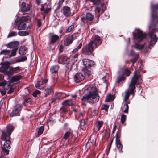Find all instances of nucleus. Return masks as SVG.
Masks as SVG:
<instances>
[{
	"label": "nucleus",
	"mask_w": 158,
	"mask_h": 158,
	"mask_svg": "<svg viewBox=\"0 0 158 158\" xmlns=\"http://www.w3.org/2000/svg\"><path fill=\"white\" fill-rule=\"evenodd\" d=\"M152 19L153 23L150 24L149 27V39L148 40L149 47H153L157 42L158 38L156 37L154 32L157 31L156 25L155 23L158 22V4L154 6L152 11Z\"/></svg>",
	"instance_id": "f257e3e1"
},
{
	"label": "nucleus",
	"mask_w": 158,
	"mask_h": 158,
	"mask_svg": "<svg viewBox=\"0 0 158 158\" xmlns=\"http://www.w3.org/2000/svg\"><path fill=\"white\" fill-rule=\"evenodd\" d=\"M86 90L87 91V93L81 99L82 102L93 104L98 101L99 96L95 87H89L86 89Z\"/></svg>",
	"instance_id": "f03ea898"
},
{
	"label": "nucleus",
	"mask_w": 158,
	"mask_h": 158,
	"mask_svg": "<svg viewBox=\"0 0 158 158\" xmlns=\"http://www.w3.org/2000/svg\"><path fill=\"white\" fill-rule=\"evenodd\" d=\"M2 135L0 143L2 145V141H3L4 143L1 152V154L0 155V158H3L4 155L8 154L9 152V149L10 148V137L7 135L4 131L2 130Z\"/></svg>",
	"instance_id": "7ed1b4c3"
},
{
	"label": "nucleus",
	"mask_w": 158,
	"mask_h": 158,
	"mask_svg": "<svg viewBox=\"0 0 158 158\" xmlns=\"http://www.w3.org/2000/svg\"><path fill=\"white\" fill-rule=\"evenodd\" d=\"M138 71V70H136L134 72V75L129 85L131 94H134V91L135 88V85L136 84L139 85L142 82V77L141 75L139 73Z\"/></svg>",
	"instance_id": "20e7f679"
},
{
	"label": "nucleus",
	"mask_w": 158,
	"mask_h": 158,
	"mask_svg": "<svg viewBox=\"0 0 158 158\" xmlns=\"http://www.w3.org/2000/svg\"><path fill=\"white\" fill-rule=\"evenodd\" d=\"M102 41L101 37L98 35H94L89 43L95 48H97L102 43Z\"/></svg>",
	"instance_id": "39448f33"
},
{
	"label": "nucleus",
	"mask_w": 158,
	"mask_h": 158,
	"mask_svg": "<svg viewBox=\"0 0 158 158\" xmlns=\"http://www.w3.org/2000/svg\"><path fill=\"white\" fill-rule=\"evenodd\" d=\"M134 38L138 42L142 41L145 38L146 35L139 29L136 30L135 33H133Z\"/></svg>",
	"instance_id": "423d86ee"
},
{
	"label": "nucleus",
	"mask_w": 158,
	"mask_h": 158,
	"mask_svg": "<svg viewBox=\"0 0 158 158\" xmlns=\"http://www.w3.org/2000/svg\"><path fill=\"white\" fill-rule=\"evenodd\" d=\"M106 9V5L104 3L98 4L94 10L96 16L98 18Z\"/></svg>",
	"instance_id": "0eeeda50"
},
{
	"label": "nucleus",
	"mask_w": 158,
	"mask_h": 158,
	"mask_svg": "<svg viewBox=\"0 0 158 158\" xmlns=\"http://www.w3.org/2000/svg\"><path fill=\"white\" fill-rule=\"evenodd\" d=\"M63 63L67 65L66 67L70 70L73 68L74 63L73 60H70L69 58L66 56H64L62 58Z\"/></svg>",
	"instance_id": "6e6552de"
},
{
	"label": "nucleus",
	"mask_w": 158,
	"mask_h": 158,
	"mask_svg": "<svg viewBox=\"0 0 158 158\" xmlns=\"http://www.w3.org/2000/svg\"><path fill=\"white\" fill-rule=\"evenodd\" d=\"M95 48L93 47V46L89 43L82 49L83 54L87 55H89L92 54L94 49Z\"/></svg>",
	"instance_id": "1a4fd4ad"
},
{
	"label": "nucleus",
	"mask_w": 158,
	"mask_h": 158,
	"mask_svg": "<svg viewBox=\"0 0 158 158\" xmlns=\"http://www.w3.org/2000/svg\"><path fill=\"white\" fill-rule=\"evenodd\" d=\"M94 19V16L90 13H87L85 16L82 17L81 18V21L85 24L92 21Z\"/></svg>",
	"instance_id": "9d476101"
},
{
	"label": "nucleus",
	"mask_w": 158,
	"mask_h": 158,
	"mask_svg": "<svg viewBox=\"0 0 158 158\" xmlns=\"http://www.w3.org/2000/svg\"><path fill=\"white\" fill-rule=\"evenodd\" d=\"M20 70V69L19 67H10L9 68L7 72H6V73L9 76H12L14 73H17L18 71Z\"/></svg>",
	"instance_id": "9b49d317"
},
{
	"label": "nucleus",
	"mask_w": 158,
	"mask_h": 158,
	"mask_svg": "<svg viewBox=\"0 0 158 158\" xmlns=\"http://www.w3.org/2000/svg\"><path fill=\"white\" fill-rule=\"evenodd\" d=\"M48 81V80L47 79H40L37 81L35 85V86L36 88L41 89L43 88V86Z\"/></svg>",
	"instance_id": "f8f14e48"
},
{
	"label": "nucleus",
	"mask_w": 158,
	"mask_h": 158,
	"mask_svg": "<svg viewBox=\"0 0 158 158\" xmlns=\"http://www.w3.org/2000/svg\"><path fill=\"white\" fill-rule=\"evenodd\" d=\"M76 36L75 35H71L66 37L64 41V45L68 46L71 44L73 41L76 39Z\"/></svg>",
	"instance_id": "ddd939ff"
},
{
	"label": "nucleus",
	"mask_w": 158,
	"mask_h": 158,
	"mask_svg": "<svg viewBox=\"0 0 158 158\" xmlns=\"http://www.w3.org/2000/svg\"><path fill=\"white\" fill-rule=\"evenodd\" d=\"M82 62L84 66L86 68H89L94 64L93 61L87 59H83Z\"/></svg>",
	"instance_id": "4468645a"
},
{
	"label": "nucleus",
	"mask_w": 158,
	"mask_h": 158,
	"mask_svg": "<svg viewBox=\"0 0 158 158\" xmlns=\"http://www.w3.org/2000/svg\"><path fill=\"white\" fill-rule=\"evenodd\" d=\"M21 106L19 104L16 105L13 108L12 112L10 114L11 116H14L19 114L21 110Z\"/></svg>",
	"instance_id": "2eb2a0df"
},
{
	"label": "nucleus",
	"mask_w": 158,
	"mask_h": 158,
	"mask_svg": "<svg viewBox=\"0 0 158 158\" xmlns=\"http://www.w3.org/2000/svg\"><path fill=\"white\" fill-rule=\"evenodd\" d=\"M85 78L84 75L81 73H78L75 74L74 80L76 82L78 83L83 80Z\"/></svg>",
	"instance_id": "dca6fc26"
},
{
	"label": "nucleus",
	"mask_w": 158,
	"mask_h": 158,
	"mask_svg": "<svg viewBox=\"0 0 158 158\" xmlns=\"http://www.w3.org/2000/svg\"><path fill=\"white\" fill-rule=\"evenodd\" d=\"M83 113H81L79 115L78 117H77V116H76V118L77 119H80V125L82 129L84 128L85 126V120L83 119Z\"/></svg>",
	"instance_id": "f3484780"
},
{
	"label": "nucleus",
	"mask_w": 158,
	"mask_h": 158,
	"mask_svg": "<svg viewBox=\"0 0 158 158\" xmlns=\"http://www.w3.org/2000/svg\"><path fill=\"white\" fill-rule=\"evenodd\" d=\"M30 6L29 4L26 5L24 2H22L21 4V10L23 14H25L27 12L30 10Z\"/></svg>",
	"instance_id": "a211bd4d"
},
{
	"label": "nucleus",
	"mask_w": 158,
	"mask_h": 158,
	"mask_svg": "<svg viewBox=\"0 0 158 158\" xmlns=\"http://www.w3.org/2000/svg\"><path fill=\"white\" fill-rule=\"evenodd\" d=\"M103 124V122L102 121H98L96 122L93 129L95 133H96L100 130Z\"/></svg>",
	"instance_id": "6ab92c4d"
},
{
	"label": "nucleus",
	"mask_w": 158,
	"mask_h": 158,
	"mask_svg": "<svg viewBox=\"0 0 158 158\" xmlns=\"http://www.w3.org/2000/svg\"><path fill=\"white\" fill-rule=\"evenodd\" d=\"M63 13L66 17H68L71 16V12L70 8L68 6H64L63 7Z\"/></svg>",
	"instance_id": "aec40b11"
},
{
	"label": "nucleus",
	"mask_w": 158,
	"mask_h": 158,
	"mask_svg": "<svg viewBox=\"0 0 158 158\" xmlns=\"http://www.w3.org/2000/svg\"><path fill=\"white\" fill-rule=\"evenodd\" d=\"M19 44V43L18 42H12L9 43L7 45V46L8 47L12 49H18V46Z\"/></svg>",
	"instance_id": "412c9836"
},
{
	"label": "nucleus",
	"mask_w": 158,
	"mask_h": 158,
	"mask_svg": "<svg viewBox=\"0 0 158 158\" xmlns=\"http://www.w3.org/2000/svg\"><path fill=\"white\" fill-rule=\"evenodd\" d=\"M82 46V43H81L79 44L78 46L75 48H74L72 52V54H74L73 55V57L75 58H77L78 56V54L77 52L78 50Z\"/></svg>",
	"instance_id": "4be33fe9"
},
{
	"label": "nucleus",
	"mask_w": 158,
	"mask_h": 158,
	"mask_svg": "<svg viewBox=\"0 0 158 158\" xmlns=\"http://www.w3.org/2000/svg\"><path fill=\"white\" fill-rule=\"evenodd\" d=\"M59 69V66L58 65H55L52 66L50 69V72L52 74H57Z\"/></svg>",
	"instance_id": "5701e85b"
},
{
	"label": "nucleus",
	"mask_w": 158,
	"mask_h": 158,
	"mask_svg": "<svg viewBox=\"0 0 158 158\" xmlns=\"http://www.w3.org/2000/svg\"><path fill=\"white\" fill-rule=\"evenodd\" d=\"M130 55L133 57L134 58L131 60V61L133 63V64L135 63L138 58L139 54L138 53H135L133 51V50H131Z\"/></svg>",
	"instance_id": "b1692460"
},
{
	"label": "nucleus",
	"mask_w": 158,
	"mask_h": 158,
	"mask_svg": "<svg viewBox=\"0 0 158 158\" xmlns=\"http://www.w3.org/2000/svg\"><path fill=\"white\" fill-rule=\"evenodd\" d=\"M129 90H127L124 93V99L123 100V103L124 102H126L129 99L130 94H131V91L130 90V88L129 87ZM123 93L122 94V95H123Z\"/></svg>",
	"instance_id": "393cba45"
},
{
	"label": "nucleus",
	"mask_w": 158,
	"mask_h": 158,
	"mask_svg": "<svg viewBox=\"0 0 158 158\" xmlns=\"http://www.w3.org/2000/svg\"><path fill=\"white\" fill-rule=\"evenodd\" d=\"M26 27V25L24 22L19 21V23L17 26V28L18 30H24L25 29Z\"/></svg>",
	"instance_id": "a878e982"
},
{
	"label": "nucleus",
	"mask_w": 158,
	"mask_h": 158,
	"mask_svg": "<svg viewBox=\"0 0 158 158\" xmlns=\"http://www.w3.org/2000/svg\"><path fill=\"white\" fill-rule=\"evenodd\" d=\"M59 37L56 35H52L50 36V40L51 43L56 42L59 39Z\"/></svg>",
	"instance_id": "bb28decb"
},
{
	"label": "nucleus",
	"mask_w": 158,
	"mask_h": 158,
	"mask_svg": "<svg viewBox=\"0 0 158 158\" xmlns=\"http://www.w3.org/2000/svg\"><path fill=\"white\" fill-rule=\"evenodd\" d=\"M7 132H5L6 133L7 135H8L10 137L14 130V127L11 125H8L7 126Z\"/></svg>",
	"instance_id": "cd10ccee"
},
{
	"label": "nucleus",
	"mask_w": 158,
	"mask_h": 158,
	"mask_svg": "<svg viewBox=\"0 0 158 158\" xmlns=\"http://www.w3.org/2000/svg\"><path fill=\"white\" fill-rule=\"evenodd\" d=\"M9 66L7 65L6 64H3L2 66L0 68V72L4 73V74L6 75V72H7V70Z\"/></svg>",
	"instance_id": "c85d7f7f"
},
{
	"label": "nucleus",
	"mask_w": 158,
	"mask_h": 158,
	"mask_svg": "<svg viewBox=\"0 0 158 158\" xmlns=\"http://www.w3.org/2000/svg\"><path fill=\"white\" fill-rule=\"evenodd\" d=\"M60 95L61 94L60 93H56L54 96L52 98V102L53 103L56 102L57 100L60 98H61Z\"/></svg>",
	"instance_id": "c756f323"
},
{
	"label": "nucleus",
	"mask_w": 158,
	"mask_h": 158,
	"mask_svg": "<svg viewBox=\"0 0 158 158\" xmlns=\"http://www.w3.org/2000/svg\"><path fill=\"white\" fill-rule=\"evenodd\" d=\"M21 77L20 75H15L13 76L11 79V81L12 83H15L18 81L21 78Z\"/></svg>",
	"instance_id": "7c9ffc66"
},
{
	"label": "nucleus",
	"mask_w": 158,
	"mask_h": 158,
	"mask_svg": "<svg viewBox=\"0 0 158 158\" xmlns=\"http://www.w3.org/2000/svg\"><path fill=\"white\" fill-rule=\"evenodd\" d=\"M19 52L20 55H23L26 53L27 50L25 47H22L19 48Z\"/></svg>",
	"instance_id": "2f4dec72"
},
{
	"label": "nucleus",
	"mask_w": 158,
	"mask_h": 158,
	"mask_svg": "<svg viewBox=\"0 0 158 158\" xmlns=\"http://www.w3.org/2000/svg\"><path fill=\"white\" fill-rule=\"evenodd\" d=\"M74 102H73L71 100H66L62 102L63 106H71L74 104Z\"/></svg>",
	"instance_id": "473e14b6"
},
{
	"label": "nucleus",
	"mask_w": 158,
	"mask_h": 158,
	"mask_svg": "<svg viewBox=\"0 0 158 158\" xmlns=\"http://www.w3.org/2000/svg\"><path fill=\"white\" fill-rule=\"evenodd\" d=\"M52 91V87L46 89L45 90V96L50 95Z\"/></svg>",
	"instance_id": "72a5a7b5"
},
{
	"label": "nucleus",
	"mask_w": 158,
	"mask_h": 158,
	"mask_svg": "<svg viewBox=\"0 0 158 158\" xmlns=\"http://www.w3.org/2000/svg\"><path fill=\"white\" fill-rule=\"evenodd\" d=\"M116 145L119 151L121 152H123L122 150L123 145L121 144L120 141H117V142H116Z\"/></svg>",
	"instance_id": "f704fd0d"
},
{
	"label": "nucleus",
	"mask_w": 158,
	"mask_h": 158,
	"mask_svg": "<svg viewBox=\"0 0 158 158\" xmlns=\"http://www.w3.org/2000/svg\"><path fill=\"white\" fill-rule=\"evenodd\" d=\"M83 71L84 72V73L85 76L87 77L89 76L91 74V72L87 68H84L83 69Z\"/></svg>",
	"instance_id": "c9c22d12"
},
{
	"label": "nucleus",
	"mask_w": 158,
	"mask_h": 158,
	"mask_svg": "<svg viewBox=\"0 0 158 158\" xmlns=\"http://www.w3.org/2000/svg\"><path fill=\"white\" fill-rule=\"evenodd\" d=\"M11 53V51L10 50L5 49L1 51L0 52V54H4L5 55H9Z\"/></svg>",
	"instance_id": "e433bc0d"
},
{
	"label": "nucleus",
	"mask_w": 158,
	"mask_h": 158,
	"mask_svg": "<svg viewBox=\"0 0 158 158\" xmlns=\"http://www.w3.org/2000/svg\"><path fill=\"white\" fill-rule=\"evenodd\" d=\"M44 130V127L43 126H41L36 130L38 132V135H40L42 134Z\"/></svg>",
	"instance_id": "4c0bfd02"
},
{
	"label": "nucleus",
	"mask_w": 158,
	"mask_h": 158,
	"mask_svg": "<svg viewBox=\"0 0 158 158\" xmlns=\"http://www.w3.org/2000/svg\"><path fill=\"white\" fill-rule=\"evenodd\" d=\"M18 35L20 36H25L29 35V33L27 31H20L18 33Z\"/></svg>",
	"instance_id": "58836bf2"
},
{
	"label": "nucleus",
	"mask_w": 158,
	"mask_h": 158,
	"mask_svg": "<svg viewBox=\"0 0 158 158\" xmlns=\"http://www.w3.org/2000/svg\"><path fill=\"white\" fill-rule=\"evenodd\" d=\"M74 24L72 23L71 26L68 27V28L66 29V32L67 33H69L72 31L74 28Z\"/></svg>",
	"instance_id": "ea45409f"
},
{
	"label": "nucleus",
	"mask_w": 158,
	"mask_h": 158,
	"mask_svg": "<svg viewBox=\"0 0 158 158\" xmlns=\"http://www.w3.org/2000/svg\"><path fill=\"white\" fill-rule=\"evenodd\" d=\"M144 46L143 45H140L138 43H135L134 46V48L138 50H140L143 48Z\"/></svg>",
	"instance_id": "a19ab883"
},
{
	"label": "nucleus",
	"mask_w": 158,
	"mask_h": 158,
	"mask_svg": "<svg viewBox=\"0 0 158 158\" xmlns=\"http://www.w3.org/2000/svg\"><path fill=\"white\" fill-rule=\"evenodd\" d=\"M23 96L24 97L29 95L30 93V91L28 89V88H25L23 91Z\"/></svg>",
	"instance_id": "79ce46f5"
},
{
	"label": "nucleus",
	"mask_w": 158,
	"mask_h": 158,
	"mask_svg": "<svg viewBox=\"0 0 158 158\" xmlns=\"http://www.w3.org/2000/svg\"><path fill=\"white\" fill-rule=\"evenodd\" d=\"M125 79V77L123 75H121L118 77L117 78V82L119 83Z\"/></svg>",
	"instance_id": "37998d69"
},
{
	"label": "nucleus",
	"mask_w": 158,
	"mask_h": 158,
	"mask_svg": "<svg viewBox=\"0 0 158 158\" xmlns=\"http://www.w3.org/2000/svg\"><path fill=\"white\" fill-rule=\"evenodd\" d=\"M72 133L70 131H69L68 132H67L64 135L63 138L64 139H67L69 136H70L71 135H72Z\"/></svg>",
	"instance_id": "c03bdc74"
},
{
	"label": "nucleus",
	"mask_w": 158,
	"mask_h": 158,
	"mask_svg": "<svg viewBox=\"0 0 158 158\" xmlns=\"http://www.w3.org/2000/svg\"><path fill=\"white\" fill-rule=\"evenodd\" d=\"M31 101V99L30 98H26L24 99L23 104L24 105H27V104L30 102Z\"/></svg>",
	"instance_id": "a18cd8bd"
},
{
	"label": "nucleus",
	"mask_w": 158,
	"mask_h": 158,
	"mask_svg": "<svg viewBox=\"0 0 158 158\" xmlns=\"http://www.w3.org/2000/svg\"><path fill=\"white\" fill-rule=\"evenodd\" d=\"M18 49H12L11 51V53L10 54V57L15 55Z\"/></svg>",
	"instance_id": "49530a36"
},
{
	"label": "nucleus",
	"mask_w": 158,
	"mask_h": 158,
	"mask_svg": "<svg viewBox=\"0 0 158 158\" xmlns=\"http://www.w3.org/2000/svg\"><path fill=\"white\" fill-rule=\"evenodd\" d=\"M17 34L16 32L15 31H12L10 33H9L7 36V38H10L14 36H15L17 35Z\"/></svg>",
	"instance_id": "de8ad7c7"
},
{
	"label": "nucleus",
	"mask_w": 158,
	"mask_h": 158,
	"mask_svg": "<svg viewBox=\"0 0 158 158\" xmlns=\"http://www.w3.org/2000/svg\"><path fill=\"white\" fill-rule=\"evenodd\" d=\"M28 20L27 16H23L20 19L19 21L24 22L27 21Z\"/></svg>",
	"instance_id": "09e8293b"
},
{
	"label": "nucleus",
	"mask_w": 158,
	"mask_h": 158,
	"mask_svg": "<svg viewBox=\"0 0 158 158\" xmlns=\"http://www.w3.org/2000/svg\"><path fill=\"white\" fill-rule=\"evenodd\" d=\"M126 119V116L125 114H123L121 116V121L122 124H123Z\"/></svg>",
	"instance_id": "8fccbe9b"
},
{
	"label": "nucleus",
	"mask_w": 158,
	"mask_h": 158,
	"mask_svg": "<svg viewBox=\"0 0 158 158\" xmlns=\"http://www.w3.org/2000/svg\"><path fill=\"white\" fill-rule=\"evenodd\" d=\"M131 72L129 70L127 69H125V71L124 73L127 76H129L131 73Z\"/></svg>",
	"instance_id": "3c124183"
},
{
	"label": "nucleus",
	"mask_w": 158,
	"mask_h": 158,
	"mask_svg": "<svg viewBox=\"0 0 158 158\" xmlns=\"http://www.w3.org/2000/svg\"><path fill=\"white\" fill-rule=\"evenodd\" d=\"M40 93V92L38 90H36L32 94L33 96L34 97L37 96V95L39 94Z\"/></svg>",
	"instance_id": "603ef678"
},
{
	"label": "nucleus",
	"mask_w": 158,
	"mask_h": 158,
	"mask_svg": "<svg viewBox=\"0 0 158 158\" xmlns=\"http://www.w3.org/2000/svg\"><path fill=\"white\" fill-rule=\"evenodd\" d=\"M124 106H125L126 107L124 111V112L125 113H127L128 111L129 106L127 104H125Z\"/></svg>",
	"instance_id": "864d4df0"
},
{
	"label": "nucleus",
	"mask_w": 158,
	"mask_h": 158,
	"mask_svg": "<svg viewBox=\"0 0 158 158\" xmlns=\"http://www.w3.org/2000/svg\"><path fill=\"white\" fill-rule=\"evenodd\" d=\"M109 107V106H108L106 105H104L103 107H102V110H105L106 111H107Z\"/></svg>",
	"instance_id": "5fc2aeb1"
},
{
	"label": "nucleus",
	"mask_w": 158,
	"mask_h": 158,
	"mask_svg": "<svg viewBox=\"0 0 158 158\" xmlns=\"http://www.w3.org/2000/svg\"><path fill=\"white\" fill-rule=\"evenodd\" d=\"M6 85V81H5L0 82V86H3L4 87H5Z\"/></svg>",
	"instance_id": "6e6d98bb"
},
{
	"label": "nucleus",
	"mask_w": 158,
	"mask_h": 158,
	"mask_svg": "<svg viewBox=\"0 0 158 158\" xmlns=\"http://www.w3.org/2000/svg\"><path fill=\"white\" fill-rule=\"evenodd\" d=\"M94 4H98L100 2L101 0H90Z\"/></svg>",
	"instance_id": "4d7b16f0"
},
{
	"label": "nucleus",
	"mask_w": 158,
	"mask_h": 158,
	"mask_svg": "<svg viewBox=\"0 0 158 158\" xmlns=\"http://www.w3.org/2000/svg\"><path fill=\"white\" fill-rule=\"evenodd\" d=\"M47 6L46 4H43L41 5V11H43L44 13L45 10V6Z\"/></svg>",
	"instance_id": "13d9d810"
},
{
	"label": "nucleus",
	"mask_w": 158,
	"mask_h": 158,
	"mask_svg": "<svg viewBox=\"0 0 158 158\" xmlns=\"http://www.w3.org/2000/svg\"><path fill=\"white\" fill-rule=\"evenodd\" d=\"M66 106H64L62 107L60 109V110L62 111V112H66L67 111L66 108Z\"/></svg>",
	"instance_id": "bf43d9fd"
},
{
	"label": "nucleus",
	"mask_w": 158,
	"mask_h": 158,
	"mask_svg": "<svg viewBox=\"0 0 158 158\" xmlns=\"http://www.w3.org/2000/svg\"><path fill=\"white\" fill-rule=\"evenodd\" d=\"M111 101L112 99L110 96H107L105 99V101L106 102H110Z\"/></svg>",
	"instance_id": "052dcab7"
},
{
	"label": "nucleus",
	"mask_w": 158,
	"mask_h": 158,
	"mask_svg": "<svg viewBox=\"0 0 158 158\" xmlns=\"http://www.w3.org/2000/svg\"><path fill=\"white\" fill-rule=\"evenodd\" d=\"M120 137V135H118V132H117L116 134V142H117V141H120V139H119Z\"/></svg>",
	"instance_id": "680f3d73"
},
{
	"label": "nucleus",
	"mask_w": 158,
	"mask_h": 158,
	"mask_svg": "<svg viewBox=\"0 0 158 158\" xmlns=\"http://www.w3.org/2000/svg\"><path fill=\"white\" fill-rule=\"evenodd\" d=\"M20 58L21 62H23L27 60V58L25 56H22Z\"/></svg>",
	"instance_id": "e2e57ef3"
},
{
	"label": "nucleus",
	"mask_w": 158,
	"mask_h": 158,
	"mask_svg": "<svg viewBox=\"0 0 158 158\" xmlns=\"http://www.w3.org/2000/svg\"><path fill=\"white\" fill-rule=\"evenodd\" d=\"M117 127V126L115 124V123H114V127L113 128V130L112 131V134H114V133L115 131H116V128Z\"/></svg>",
	"instance_id": "0e129e2a"
},
{
	"label": "nucleus",
	"mask_w": 158,
	"mask_h": 158,
	"mask_svg": "<svg viewBox=\"0 0 158 158\" xmlns=\"http://www.w3.org/2000/svg\"><path fill=\"white\" fill-rule=\"evenodd\" d=\"M41 22L40 20L39 19H37V25L38 27H40L41 25Z\"/></svg>",
	"instance_id": "69168bd1"
},
{
	"label": "nucleus",
	"mask_w": 158,
	"mask_h": 158,
	"mask_svg": "<svg viewBox=\"0 0 158 158\" xmlns=\"http://www.w3.org/2000/svg\"><path fill=\"white\" fill-rule=\"evenodd\" d=\"M50 9L49 8H47L46 9H45L44 11V14H47L48 13L49 11L50 10Z\"/></svg>",
	"instance_id": "338daca9"
},
{
	"label": "nucleus",
	"mask_w": 158,
	"mask_h": 158,
	"mask_svg": "<svg viewBox=\"0 0 158 158\" xmlns=\"http://www.w3.org/2000/svg\"><path fill=\"white\" fill-rule=\"evenodd\" d=\"M97 111L96 110H94L92 113L91 115H95L97 114Z\"/></svg>",
	"instance_id": "774afa93"
}]
</instances>
